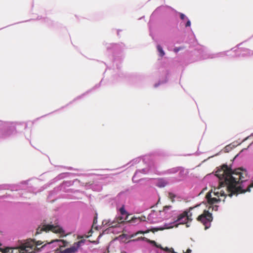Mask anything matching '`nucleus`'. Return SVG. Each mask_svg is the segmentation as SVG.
Instances as JSON below:
<instances>
[{
	"label": "nucleus",
	"mask_w": 253,
	"mask_h": 253,
	"mask_svg": "<svg viewBox=\"0 0 253 253\" xmlns=\"http://www.w3.org/2000/svg\"><path fill=\"white\" fill-rule=\"evenodd\" d=\"M167 181L164 179H159L156 182V185L159 187H164L167 184Z\"/></svg>",
	"instance_id": "obj_9"
},
{
	"label": "nucleus",
	"mask_w": 253,
	"mask_h": 253,
	"mask_svg": "<svg viewBox=\"0 0 253 253\" xmlns=\"http://www.w3.org/2000/svg\"><path fill=\"white\" fill-rule=\"evenodd\" d=\"M125 253V252H124V253Z\"/></svg>",
	"instance_id": "obj_21"
},
{
	"label": "nucleus",
	"mask_w": 253,
	"mask_h": 253,
	"mask_svg": "<svg viewBox=\"0 0 253 253\" xmlns=\"http://www.w3.org/2000/svg\"><path fill=\"white\" fill-rule=\"evenodd\" d=\"M248 137H246V138L244 139V141L248 139Z\"/></svg>",
	"instance_id": "obj_19"
},
{
	"label": "nucleus",
	"mask_w": 253,
	"mask_h": 253,
	"mask_svg": "<svg viewBox=\"0 0 253 253\" xmlns=\"http://www.w3.org/2000/svg\"><path fill=\"white\" fill-rule=\"evenodd\" d=\"M120 211H121V213H122V214H125L126 212V211L123 208H121L120 209Z\"/></svg>",
	"instance_id": "obj_16"
},
{
	"label": "nucleus",
	"mask_w": 253,
	"mask_h": 253,
	"mask_svg": "<svg viewBox=\"0 0 253 253\" xmlns=\"http://www.w3.org/2000/svg\"><path fill=\"white\" fill-rule=\"evenodd\" d=\"M42 244L41 241L35 243L34 240L29 239L17 248L12 249L7 247L3 249L0 247V251L3 253H35V250L41 251V249L44 247L45 245L41 248H38ZM1 245L0 244V246Z\"/></svg>",
	"instance_id": "obj_2"
},
{
	"label": "nucleus",
	"mask_w": 253,
	"mask_h": 253,
	"mask_svg": "<svg viewBox=\"0 0 253 253\" xmlns=\"http://www.w3.org/2000/svg\"><path fill=\"white\" fill-rule=\"evenodd\" d=\"M179 50V49H177V48H175V49H174V51H175V52H178Z\"/></svg>",
	"instance_id": "obj_18"
},
{
	"label": "nucleus",
	"mask_w": 253,
	"mask_h": 253,
	"mask_svg": "<svg viewBox=\"0 0 253 253\" xmlns=\"http://www.w3.org/2000/svg\"><path fill=\"white\" fill-rule=\"evenodd\" d=\"M177 171V168H173L170 170V172L175 173Z\"/></svg>",
	"instance_id": "obj_15"
},
{
	"label": "nucleus",
	"mask_w": 253,
	"mask_h": 253,
	"mask_svg": "<svg viewBox=\"0 0 253 253\" xmlns=\"http://www.w3.org/2000/svg\"><path fill=\"white\" fill-rule=\"evenodd\" d=\"M202 205H205V204L202 203L199 205V206H201ZM198 206H199V205L194 207L190 208L189 211H185L183 213L179 214L177 216L176 219L173 218L172 219L173 220V221L170 223H166L164 225V227H161L159 229L163 230L164 229H169L174 227H177L178 225L180 224H186V226L189 227V225L188 224V223L192 220L191 218L192 212H191V211Z\"/></svg>",
	"instance_id": "obj_3"
},
{
	"label": "nucleus",
	"mask_w": 253,
	"mask_h": 253,
	"mask_svg": "<svg viewBox=\"0 0 253 253\" xmlns=\"http://www.w3.org/2000/svg\"><path fill=\"white\" fill-rule=\"evenodd\" d=\"M157 49L159 52L160 55L161 56H163L165 55V52L163 50V48L160 45H158L157 46Z\"/></svg>",
	"instance_id": "obj_12"
},
{
	"label": "nucleus",
	"mask_w": 253,
	"mask_h": 253,
	"mask_svg": "<svg viewBox=\"0 0 253 253\" xmlns=\"http://www.w3.org/2000/svg\"><path fill=\"white\" fill-rule=\"evenodd\" d=\"M78 249V247L72 246L70 248L66 249L63 251V253H75Z\"/></svg>",
	"instance_id": "obj_8"
},
{
	"label": "nucleus",
	"mask_w": 253,
	"mask_h": 253,
	"mask_svg": "<svg viewBox=\"0 0 253 253\" xmlns=\"http://www.w3.org/2000/svg\"><path fill=\"white\" fill-rule=\"evenodd\" d=\"M187 21L185 26L186 27H190L191 26V22H190V20L188 19V18H187Z\"/></svg>",
	"instance_id": "obj_14"
},
{
	"label": "nucleus",
	"mask_w": 253,
	"mask_h": 253,
	"mask_svg": "<svg viewBox=\"0 0 253 253\" xmlns=\"http://www.w3.org/2000/svg\"><path fill=\"white\" fill-rule=\"evenodd\" d=\"M180 16L181 19H184L185 18H186L185 15L183 13H180Z\"/></svg>",
	"instance_id": "obj_17"
},
{
	"label": "nucleus",
	"mask_w": 253,
	"mask_h": 253,
	"mask_svg": "<svg viewBox=\"0 0 253 253\" xmlns=\"http://www.w3.org/2000/svg\"><path fill=\"white\" fill-rule=\"evenodd\" d=\"M140 219L139 218H136V217L132 218L130 220H129V222H131V223H135L136 222H140Z\"/></svg>",
	"instance_id": "obj_13"
},
{
	"label": "nucleus",
	"mask_w": 253,
	"mask_h": 253,
	"mask_svg": "<svg viewBox=\"0 0 253 253\" xmlns=\"http://www.w3.org/2000/svg\"><path fill=\"white\" fill-rule=\"evenodd\" d=\"M140 240L146 241V242L150 243V244L153 245L154 246L161 248L163 250H164V248H163L161 245H157L156 243L154 241L150 240L149 239H148L147 238H146L145 237H141L137 238V239L133 240L132 241H140Z\"/></svg>",
	"instance_id": "obj_7"
},
{
	"label": "nucleus",
	"mask_w": 253,
	"mask_h": 253,
	"mask_svg": "<svg viewBox=\"0 0 253 253\" xmlns=\"http://www.w3.org/2000/svg\"><path fill=\"white\" fill-rule=\"evenodd\" d=\"M147 219L151 223H156L164 220V217L161 216L160 211H153L148 215Z\"/></svg>",
	"instance_id": "obj_5"
},
{
	"label": "nucleus",
	"mask_w": 253,
	"mask_h": 253,
	"mask_svg": "<svg viewBox=\"0 0 253 253\" xmlns=\"http://www.w3.org/2000/svg\"><path fill=\"white\" fill-rule=\"evenodd\" d=\"M51 231L53 232L58 233L61 235H63L64 234V231L62 227L59 226V225L54 226L53 225H44L42 228L41 229H38L37 233L40 234L42 231Z\"/></svg>",
	"instance_id": "obj_4"
},
{
	"label": "nucleus",
	"mask_w": 253,
	"mask_h": 253,
	"mask_svg": "<svg viewBox=\"0 0 253 253\" xmlns=\"http://www.w3.org/2000/svg\"><path fill=\"white\" fill-rule=\"evenodd\" d=\"M146 172V170L145 169H142V170H137L135 172V173L132 178V180H134L135 178L137 176V175H139V173H145Z\"/></svg>",
	"instance_id": "obj_11"
},
{
	"label": "nucleus",
	"mask_w": 253,
	"mask_h": 253,
	"mask_svg": "<svg viewBox=\"0 0 253 253\" xmlns=\"http://www.w3.org/2000/svg\"><path fill=\"white\" fill-rule=\"evenodd\" d=\"M215 175L218 178L220 183L219 186L215 188L213 192L216 197L211 198L209 192L206 195L209 210H205L198 217V220L203 224L206 229L211 226L212 220V214L209 210L211 209L212 211L218 210V206L214 204L220 201L224 202L227 196L231 197L233 195L250 192L251 188L253 187V182L250 183L248 180L247 171L240 169L232 170L227 165H224L215 172Z\"/></svg>",
	"instance_id": "obj_1"
},
{
	"label": "nucleus",
	"mask_w": 253,
	"mask_h": 253,
	"mask_svg": "<svg viewBox=\"0 0 253 253\" xmlns=\"http://www.w3.org/2000/svg\"><path fill=\"white\" fill-rule=\"evenodd\" d=\"M149 232V230H146V231H139L138 232H137L136 233H134V234H131L130 236V238H133L135 236H136L137 235H138V234H144L145 233H147Z\"/></svg>",
	"instance_id": "obj_10"
},
{
	"label": "nucleus",
	"mask_w": 253,
	"mask_h": 253,
	"mask_svg": "<svg viewBox=\"0 0 253 253\" xmlns=\"http://www.w3.org/2000/svg\"><path fill=\"white\" fill-rule=\"evenodd\" d=\"M157 86H158V84H156L155 85V87H157Z\"/></svg>",
	"instance_id": "obj_20"
},
{
	"label": "nucleus",
	"mask_w": 253,
	"mask_h": 253,
	"mask_svg": "<svg viewBox=\"0 0 253 253\" xmlns=\"http://www.w3.org/2000/svg\"><path fill=\"white\" fill-rule=\"evenodd\" d=\"M160 214L164 217V220L172 218L175 215L174 211L172 210V207L170 206L164 207L163 210L160 211Z\"/></svg>",
	"instance_id": "obj_6"
}]
</instances>
